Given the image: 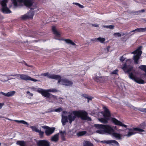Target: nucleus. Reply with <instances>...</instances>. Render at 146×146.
<instances>
[{"instance_id":"obj_1","label":"nucleus","mask_w":146,"mask_h":146,"mask_svg":"<svg viewBox=\"0 0 146 146\" xmlns=\"http://www.w3.org/2000/svg\"><path fill=\"white\" fill-rule=\"evenodd\" d=\"M87 115V112L83 110L72 111L68 113L66 111H63L61 115L62 123L63 125H64L68 122V119L69 123L71 124L76 117H80L82 119L91 121L90 118Z\"/></svg>"},{"instance_id":"obj_2","label":"nucleus","mask_w":146,"mask_h":146,"mask_svg":"<svg viewBox=\"0 0 146 146\" xmlns=\"http://www.w3.org/2000/svg\"><path fill=\"white\" fill-rule=\"evenodd\" d=\"M94 126L99 129L96 131V132L100 134H108L111 135L117 139H122V135L121 134L114 132V129L109 125H104L102 124H96Z\"/></svg>"},{"instance_id":"obj_3","label":"nucleus","mask_w":146,"mask_h":146,"mask_svg":"<svg viewBox=\"0 0 146 146\" xmlns=\"http://www.w3.org/2000/svg\"><path fill=\"white\" fill-rule=\"evenodd\" d=\"M12 2L15 6L20 5L21 3H23L26 6L31 9V10L29 12L22 17L23 19H33L34 13L32 10L35 9L36 6L35 4H33L31 0H13Z\"/></svg>"},{"instance_id":"obj_4","label":"nucleus","mask_w":146,"mask_h":146,"mask_svg":"<svg viewBox=\"0 0 146 146\" xmlns=\"http://www.w3.org/2000/svg\"><path fill=\"white\" fill-rule=\"evenodd\" d=\"M130 62L131 60L130 59L127 60L126 61V63L123 66L122 68V69L125 71V72L129 74V77L131 79L139 84H144L145 82L141 78L135 77V76L134 74L135 72V70L133 69V67L130 66H127V62Z\"/></svg>"},{"instance_id":"obj_5","label":"nucleus","mask_w":146,"mask_h":146,"mask_svg":"<svg viewBox=\"0 0 146 146\" xmlns=\"http://www.w3.org/2000/svg\"><path fill=\"white\" fill-rule=\"evenodd\" d=\"M38 91L43 96L46 98H48L49 99L48 101L50 102H53L57 99V97L56 96H54L48 93L49 92H57L58 90L56 89L51 88L46 90L39 89L38 90Z\"/></svg>"},{"instance_id":"obj_6","label":"nucleus","mask_w":146,"mask_h":146,"mask_svg":"<svg viewBox=\"0 0 146 146\" xmlns=\"http://www.w3.org/2000/svg\"><path fill=\"white\" fill-rule=\"evenodd\" d=\"M103 108L104 110V111L99 112V114H102L104 117L99 118L98 119L99 121L102 123H106L110 118L111 114L109 110L106 106H103Z\"/></svg>"},{"instance_id":"obj_7","label":"nucleus","mask_w":146,"mask_h":146,"mask_svg":"<svg viewBox=\"0 0 146 146\" xmlns=\"http://www.w3.org/2000/svg\"><path fill=\"white\" fill-rule=\"evenodd\" d=\"M59 77L57 78L56 80H58V84L62 85L67 86H71L73 84V82L71 81L66 79H62L61 76L58 75Z\"/></svg>"},{"instance_id":"obj_8","label":"nucleus","mask_w":146,"mask_h":146,"mask_svg":"<svg viewBox=\"0 0 146 146\" xmlns=\"http://www.w3.org/2000/svg\"><path fill=\"white\" fill-rule=\"evenodd\" d=\"M141 46H140L136 50L131 52V54L134 55L133 56V59L135 63L136 64H138V60L142 53V52L141 50Z\"/></svg>"},{"instance_id":"obj_9","label":"nucleus","mask_w":146,"mask_h":146,"mask_svg":"<svg viewBox=\"0 0 146 146\" xmlns=\"http://www.w3.org/2000/svg\"><path fill=\"white\" fill-rule=\"evenodd\" d=\"M100 73H96L94 75L93 79L95 81L101 83H104L108 79L107 76H102Z\"/></svg>"},{"instance_id":"obj_10","label":"nucleus","mask_w":146,"mask_h":146,"mask_svg":"<svg viewBox=\"0 0 146 146\" xmlns=\"http://www.w3.org/2000/svg\"><path fill=\"white\" fill-rule=\"evenodd\" d=\"M144 131L143 129L139 128H135L133 129H129V131L126 135L129 137L136 133L138 132H142Z\"/></svg>"},{"instance_id":"obj_11","label":"nucleus","mask_w":146,"mask_h":146,"mask_svg":"<svg viewBox=\"0 0 146 146\" xmlns=\"http://www.w3.org/2000/svg\"><path fill=\"white\" fill-rule=\"evenodd\" d=\"M42 127L45 129V133L47 136H49L53 133L55 129L54 127H50L46 126H42Z\"/></svg>"},{"instance_id":"obj_12","label":"nucleus","mask_w":146,"mask_h":146,"mask_svg":"<svg viewBox=\"0 0 146 146\" xmlns=\"http://www.w3.org/2000/svg\"><path fill=\"white\" fill-rule=\"evenodd\" d=\"M18 76V79L20 78L21 79L25 80H31L33 82H36L38 80L35 79L31 77L27 76L25 74H19L17 75Z\"/></svg>"},{"instance_id":"obj_13","label":"nucleus","mask_w":146,"mask_h":146,"mask_svg":"<svg viewBox=\"0 0 146 146\" xmlns=\"http://www.w3.org/2000/svg\"><path fill=\"white\" fill-rule=\"evenodd\" d=\"M7 0H3L2 1L1 5L2 7V10L3 12L5 13H10L11 12L6 6V3Z\"/></svg>"},{"instance_id":"obj_14","label":"nucleus","mask_w":146,"mask_h":146,"mask_svg":"<svg viewBox=\"0 0 146 146\" xmlns=\"http://www.w3.org/2000/svg\"><path fill=\"white\" fill-rule=\"evenodd\" d=\"M38 146H50V143L47 140H41L37 142Z\"/></svg>"},{"instance_id":"obj_15","label":"nucleus","mask_w":146,"mask_h":146,"mask_svg":"<svg viewBox=\"0 0 146 146\" xmlns=\"http://www.w3.org/2000/svg\"><path fill=\"white\" fill-rule=\"evenodd\" d=\"M41 76H47L48 78L56 80L57 78L59 77L58 75H55L52 74H50L47 72L42 74Z\"/></svg>"},{"instance_id":"obj_16","label":"nucleus","mask_w":146,"mask_h":146,"mask_svg":"<svg viewBox=\"0 0 146 146\" xmlns=\"http://www.w3.org/2000/svg\"><path fill=\"white\" fill-rule=\"evenodd\" d=\"M30 127L31 129L33 131L38 133L40 137L42 138L43 136L44 132L41 131L40 129H38L35 126H30Z\"/></svg>"},{"instance_id":"obj_17","label":"nucleus","mask_w":146,"mask_h":146,"mask_svg":"<svg viewBox=\"0 0 146 146\" xmlns=\"http://www.w3.org/2000/svg\"><path fill=\"white\" fill-rule=\"evenodd\" d=\"M111 121L115 125L124 127L125 128H126L127 127L126 125L123 124L121 122L115 118H112L111 119Z\"/></svg>"},{"instance_id":"obj_18","label":"nucleus","mask_w":146,"mask_h":146,"mask_svg":"<svg viewBox=\"0 0 146 146\" xmlns=\"http://www.w3.org/2000/svg\"><path fill=\"white\" fill-rule=\"evenodd\" d=\"M52 29L53 33L55 35L56 37H60L62 33L58 31L55 26H52Z\"/></svg>"},{"instance_id":"obj_19","label":"nucleus","mask_w":146,"mask_h":146,"mask_svg":"<svg viewBox=\"0 0 146 146\" xmlns=\"http://www.w3.org/2000/svg\"><path fill=\"white\" fill-rule=\"evenodd\" d=\"M106 143L112 145L119 146V144L117 141L115 140H108L105 141Z\"/></svg>"},{"instance_id":"obj_20","label":"nucleus","mask_w":146,"mask_h":146,"mask_svg":"<svg viewBox=\"0 0 146 146\" xmlns=\"http://www.w3.org/2000/svg\"><path fill=\"white\" fill-rule=\"evenodd\" d=\"M16 92L14 91L9 92L7 93H4L3 92H0L1 94L8 97L12 96H13L15 93Z\"/></svg>"},{"instance_id":"obj_21","label":"nucleus","mask_w":146,"mask_h":146,"mask_svg":"<svg viewBox=\"0 0 146 146\" xmlns=\"http://www.w3.org/2000/svg\"><path fill=\"white\" fill-rule=\"evenodd\" d=\"M146 31V27L145 28H137L133 31H132L130 32L129 34L133 32H144Z\"/></svg>"},{"instance_id":"obj_22","label":"nucleus","mask_w":146,"mask_h":146,"mask_svg":"<svg viewBox=\"0 0 146 146\" xmlns=\"http://www.w3.org/2000/svg\"><path fill=\"white\" fill-rule=\"evenodd\" d=\"M59 133V135H60L62 140L64 141H65L66 140L65 137L66 134L65 131L60 130Z\"/></svg>"},{"instance_id":"obj_23","label":"nucleus","mask_w":146,"mask_h":146,"mask_svg":"<svg viewBox=\"0 0 146 146\" xmlns=\"http://www.w3.org/2000/svg\"><path fill=\"white\" fill-rule=\"evenodd\" d=\"M59 133L54 135L51 137V140L55 142H57L59 139Z\"/></svg>"},{"instance_id":"obj_24","label":"nucleus","mask_w":146,"mask_h":146,"mask_svg":"<svg viewBox=\"0 0 146 146\" xmlns=\"http://www.w3.org/2000/svg\"><path fill=\"white\" fill-rule=\"evenodd\" d=\"M59 40H62L64 41L67 43L70 44L73 46H75L76 44L72 40L69 39H58Z\"/></svg>"},{"instance_id":"obj_25","label":"nucleus","mask_w":146,"mask_h":146,"mask_svg":"<svg viewBox=\"0 0 146 146\" xmlns=\"http://www.w3.org/2000/svg\"><path fill=\"white\" fill-rule=\"evenodd\" d=\"M83 146H93V144L90 141H84L83 143Z\"/></svg>"},{"instance_id":"obj_26","label":"nucleus","mask_w":146,"mask_h":146,"mask_svg":"<svg viewBox=\"0 0 146 146\" xmlns=\"http://www.w3.org/2000/svg\"><path fill=\"white\" fill-rule=\"evenodd\" d=\"M97 40L100 42L101 43H104L105 40V39L104 38H102L100 37L97 38H95V40L96 41ZM92 40L95 41V40Z\"/></svg>"},{"instance_id":"obj_27","label":"nucleus","mask_w":146,"mask_h":146,"mask_svg":"<svg viewBox=\"0 0 146 146\" xmlns=\"http://www.w3.org/2000/svg\"><path fill=\"white\" fill-rule=\"evenodd\" d=\"M13 121H14L16 122H17L18 123H22L23 124L26 125H29V124L26 121L24 120H13Z\"/></svg>"},{"instance_id":"obj_28","label":"nucleus","mask_w":146,"mask_h":146,"mask_svg":"<svg viewBox=\"0 0 146 146\" xmlns=\"http://www.w3.org/2000/svg\"><path fill=\"white\" fill-rule=\"evenodd\" d=\"M125 34L122 32L119 33H116L113 34V35L115 37H120L124 35Z\"/></svg>"},{"instance_id":"obj_29","label":"nucleus","mask_w":146,"mask_h":146,"mask_svg":"<svg viewBox=\"0 0 146 146\" xmlns=\"http://www.w3.org/2000/svg\"><path fill=\"white\" fill-rule=\"evenodd\" d=\"M139 68L146 73V66L144 65H141L139 67Z\"/></svg>"},{"instance_id":"obj_30","label":"nucleus","mask_w":146,"mask_h":146,"mask_svg":"<svg viewBox=\"0 0 146 146\" xmlns=\"http://www.w3.org/2000/svg\"><path fill=\"white\" fill-rule=\"evenodd\" d=\"M27 96L29 99H31V97L33 96V94L30 93L29 91L27 92Z\"/></svg>"},{"instance_id":"obj_31","label":"nucleus","mask_w":146,"mask_h":146,"mask_svg":"<svg viewBox=\"0 0 146 146\" xmlns=\"http://www.w3.org/2000/svg\"><path fill=\"white\" fill-rule=\"evenodd\" d=\"M86 133L85 131H82L79 132L77 133V135L78 136H82L83 135Z\"/></svg>"},{"instance_id":"obj_32","label":"nucleus","mask_w":146,"mask_h":146,"mask_svg":"<svg viewBox=\"0 0 146 146\" xmlns=\"http://www.w3.org/2000/svg\"><path fill=\"white\" fill-rule=\"evenodd\" d=\"M102 27L104 28H109L110 29H112L114 28V26L113 25H104L102 26Z\"/></svg>"},{"instance_id":"obj_33","label":"nucleus","mask_w":146,"mask_h":146,"mask_svg":"<svg viewBox=\"0 0 146 146\" xmlns=\"http://www.w3.org/2000/svg\"><path fill=\"white\" fill-rule=\"evenodd\" d=\"M72 4L74 5H76L78 6L79 7L81 8H83L84 7L83 5L80 4L78 3L74 2Z\"/></svg>"},{"instance_id":"obj_34","label":"nucleus","mask_w":146,"mask_h":146,"mask_svg":"<svg viewBox=\"0 0 146 146\" xmlns=\"http://www.w3.org/2000/svg\"><path fill=\"white\" fill-rule=\"evenodd\" d=\"M118 71V70L117 69H115L113 71L111 72L110 74L111 75L113 74H117V73Z\"/></svg>"},{"instance_id":"obj_35","label":"nucleus","mask_w":146,"mask_h":146,"mask_svg":"<svg viewBox=\"0 0 146 146\" xmlns=\"http://www.w3.org/2000/svg\"><path fill=\"white\" fill-rule=\"evenodd\" d=\"M63 110V109L61 108H58L55 109L54 110V111L56 112H60Z\"/></svg>"},{"instance_id":"obj_36","label":"nucleus","mask_w":146,"mask_h":146,"mask_svg":"<svg viewBox=\"0 0 146 146\" xmlns=\"http://www.w3.org/2000/svg\"><path fill=\"white\" fill-rule=\"evenodd\" d=\"M84 96L86 98H87L88 100V102H89V100H91L92 99V98L91 97H88V96H86V95H84Z\"/></svg>"},{"instance_id":"obj_37","label":"nucleus","mask_w":146,"mask_h":146,"mask_svg":"<svg viewBox=\"0 0 146 146\" xmlns=\"http://www.w3.org/2000/svg\"><path fill=\"white\" fill-rule=\"evenodd\" d=\"M126 59V58L125 57H124V55L122 56H121L119 59V60L121 62H123Z\"/></svg>"},{"instance_id":"obj_38","label":"nucleus","mask_w":146,"mask_h":146,"mask_svg":"<svg viewBox=\"0 0 146 146\" xmlns=\"http://www.w3.org/2000/svg\"><path fill=\"white\" fill-rule=\"evenodd\" d=\"M110 48V46H107V48L105 49L106 52V53L109 52V50Z\"/></svg>"},{"instance_id":"obj_39","label":"nucleus","mask_w":146,"mask_h":146,"mask_svg":"<svg viewBox=\"0 0 146 146\" xmlns=\"http://www.w3.org/2000/svg\"><path fill=\"white\" fill-rule=\"evenodd\" d=\"M17 75H18V74H13L9 75V76H15L18 79V76H17Z\"/></svg>"},{"instance_id":"obj_40","label":"nucleus","mask_w":146,"mask_h":146,"mask_svg":"<svg viewBox=\"0 0 146 146\" xmlns=\"http://www.w3.org/2000/svg\"><path fill=\"white\" fill-rule=\"evenodd\" d=\"M32 89L34 91H37L38 92V90L39 89H40V88H38V89H37L36 88H34V87H33L32 88Z\"/></svg>"},{"instance_id":"obj_41","label":"nucleus","mask_w":146,"mask_h":146,"mask_svg":"<svg viewBox=\"0 0 146 146\" xmlns=\"http://www.w3.org/2000/svg\"><path fill=\"white\" fill-rule=\"evenodd\" d=\"M8 80H9L12 79H15V78H13L10 77V76H7Z\"/></svg>"},{"instance_id":"obj_42","label":"nucleus","mask_w":146,"mask_h":146,"mask_svg":"<svg viewBox=\"0 0 146 146\" xmlns=\"http://www.w3.org/2000/svg\"><path fill=\"white\" fill-rule=\"evenodd\" d=\"M92 25L94 27H98V24H92Z\"/></svg>"},{"instance_id":"obj_43","label":"nucleus","mask_w":146,"mask_h":146,"mask_svg":"<svg viewBox=\"0 0 146 146\" xmlns=\"http://www.w3.org/2000/svg\"><path fill=\"white\" fill-rule=\"evenodd\" d=\"M4 104L3 103H0V109L2 108Z\"/></svg>"},{"instance_id":"obj_44","label":"nucleus","mask_w":146,"mask_h":146,"mask_svg":"<svg viewBox=\"0 0 146 146\" xmlns=\"http://www.w3.org/2000/svg\"><path fill=\"white\" fill-rule=\"evenodd\" d=\"M145 11V10L144 9H142L141 11H137V13L140 12H144Z\"/></svg>"},{"instance_id":"obj_45","label":"nucleus","mask_w":146,"mask_h":146,"mask_svg":"<svg viewBox=\"0 0 146 146\" xmlns=\"http://www.w3.org/2000/svg\"><path fill=\"white\" fill-rule=\"evenodd\" d=\"M142 111L143 112H146V108L143 109Z\"/></svg>"},{"instance_id":"obj_46","label":"nucleus","mask_w":146,"mask_h":146,"mask_svg":"<svg viewBox=\"0 0 146 146\" xmlns=\"http://www.w3.org/2000/svg\"><path fill=\"white\" fill-rule=\"evenodd\" d=\"M8 119L9 120H10V121H13V120H12L11 119Z\"/></svg>"},{"instance_id":"obj_47","label":"nucleus","mask_w":146,"mask_h":146,"mask_svg":"<svg viewBox=\"0 0 146 146\" xmlns=\"http://www.w3.org/2000/svg\"><path fill=\"white\" fill-rule=\"evenodd\" d=\"M25 64L27 66H28V65H27V64L26 63H25Z\"/></svg>"},{"instance_id":"obj_48","label":"nucleus","mask_w":146,"mask_h":146,"mask_svg":"<svg viewBox=\"0 0 146 146\" xmlns=\"http://www.w3.org/2000/svg\"><path fill=\"white\" fill-rule=\"evenodd\" d=\"M145 22H146V20H145Z\"/></svg>"},{"instance_id":"obj_49","label":"nucleus","mask_w":146,"mask_h":146,"mask_svg":"<svg viewBox=\"0 0 146 146\" xmlns=\"http://www.w3.org/2000/svg\"><path fill=\"white\" fill-rule=\"evenodd\" d=\"M55 39H57L55 37Z\"/></svg>"}]
</instances>
